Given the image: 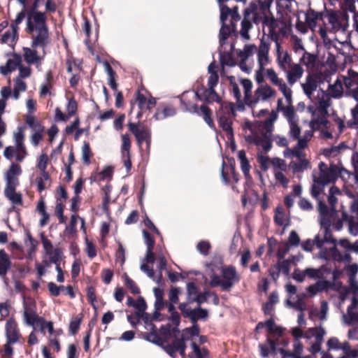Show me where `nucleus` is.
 <instances>
[{"label": "nucleus", "instance_id": "obj_1", "mask_svg": "<svg viewBox=\"0 0 358 358\" xmlns=\"http://www.w3.org/2000/svg\"><path fill=\"white\" fill-rule=\"evenodd\" d=\"M184 94H185V93H183L181 96H178V98H179L180 100L181 105L184 108V110L189 112L191 113H195L199 115L202 114L204 121L209 126V127L213 129L214 131H216L215 126L210 117L211 111H210V108L206 105H202V106H201L200 108H199V107L196 104H193L189 108L188 106V103L182 99V96H184Z\"/></svg>", "mask_w": 358, "mask_h": 358}, {"label": "nucleus", "instance_id": "obj_2", "mask_svg": "<svg viewBox=\"0 0 358 358\" xmlns=\"http://www.w3.org/2000/svg\"><path fill=\"white\" fill-rule=\"evenodd\" d=\"M48 28L45 13L36 10L27 13V31L33 32L35 29Z\"/></svg>", "mask_w": 358, "mask_h": 358}, {"label": "nucleus", "instance_id": "obj_3", "mask_svg": "<svg viewBox=\"0 0 358 358\" xmlns=\"http://www.w3.org/2000/svg\"><path fill=\"white\" fill-rule=\"evenodd\" d=\"M178 308L182 316L185 318H189L192 323L197 324L196 322L199 320H206L208 317V311L200 306L192 309L188 307L187 303H180Z\"/></svg>", "mask_w": 358, "mask_h": 358}, {"label": "nucleus", "instance_id": "obj_4", "mask_svg": "<svg viewBox=\"0 0 358 358\" xmlns=\"http://www.w3.org/2000/svg\"><path fill=\"white\" fill-rule=\"evenodd\" d=\"M250 3H255L257 8L251 15L255 24H259L261 20L265 19V17H268V13H270L272 0H254Z\"/></svg>", "mask_w": 358, "mask_h": 358}, {"label": "nucleus", "instance_id": "obj_5", "mask_svg": "<svg viewBox=\"0 0 358 358\" xmlns=\"http://www.w3.org/2000/svg\"><path fill=\"white\" fill-rule=\"evenodd\" d=\"M221 276L223 281V291L225 292L229 291L240 280L236 268L233 266L222 268Z\"/></svg>", "mask_w": 358, "mask_h": 358}, {"label": "nucleus", "instance_id": "obj_6", "mask_svg": "<svg viewBox=\"0 0 358 358\" xmlns=\"http://www.w3.org/2000/svg\"><path fill=\"white\" fill-rule=\"evenodd\" d=\"M257 10L255 3H249L248 6L244 9L243 20L241 22V28L240 34L245 40L250 39L249 31L252 27V13Z\"/></svg>", "mask_w": 358, "mask_h": 358}, {"label": "nucleus", "instance_id": "obj_7", "mask_svg": "<svg viewBox=\"0 0 358 358\" xmlns=\"http://www.w3.org/2000/svg\"><path fill=\"white\" fill-rule=\"evenodd\" d=\"M130 131L134 135L138 145H141L144 141L148 145L150 143L151 133L150 130L145 128L142 125H138L134 123L129 124Z\"/></svg>", "mask_w": 358, "mask_h": 358}, {"label": "nucleus", "instance_id": "obj_8", "mask_svg": "<svg viewBox=\"0 0 358 358\" xmlns=\"http://www.w3.org/2000/svg\"><path fill=\"white\" fill-rule=\"evenodd\" d=\"M22 173L21 166L18 164L11 163L5 173L6 185L18 186L17 176Z\"/></svg>", "mask_w": 358, "mask_h": 358}, {"label": "nucleus", "instance_id": "obj_9", "mask_svg": "<svg viewBox=\"0 0 358 358\" xmlns=\"http://www.w3.org/2000/svg\"><path fill=\"white\" fill-rule=\"evenodd\" d=\"M5 329L6 341H9L10 343H17L20 338V334L15 319L11 317L8 320Z\"/></svg>", "mask_w": 358, "mask_h": 358}, {"label": "nucleus", "instance_id": "obj_10", "mask_svg": "<svg viewBox=\"0 0 358 358\" xmlns=\"http://www.w3.org/2000/svg\"><path fill=\"white\" fill-rule=\"evenodd\" d=\"M164 351L172 358H176V352H178L182 358H186L187 345H183V342L180 343H171L162 346Z\"/></svg>", "mask_w": 358, "mask_h": 358}, {"label": "nucleus", "instance_id": "obj_11", "mask_svg": "<svg viewBox=\"0 0 358 358\" xmlns=\"http://www.w3.org/2000/svg\"><path fill=\"white\" fill-rule=\"evenodd\" d=\"M318 78L315 74L309 73L306 78L304 83L301 84V87L304 94L310 98L313 92L317 88Z\"/></svg>", "mask_w": 358, "mask_h": 358}, {"label": "nucleus", "instance_id": "obj_12", "mask_svg": "<svg viewBox=\"0 0 358 358\" xmlns=\"http://www.w3.org/2000/svg\"><path fill=\"white\" fill-rule=\"evenodd\" d=\"M260 22H262L264 26H266L268 29V38L271 41H279V34L276 31L278 27V22L274 17H265Z\"/></svg>", "mask_w": 358, "mask_h": 358}, {"label": "nucleus", "instance_id": "obj_13", "mask_svg": "<svg viewBox=\"0 0 358 358\" xmlns=\"http://www.w3.org/2000/svg\"><path fill=\"white\" fill-rule=\"evenodd\" d=\"M269 44L263 40H261L259 50L257 52V60L259 67L264 70V66L268 62Z\"/></svg>", "mask_w": 358, "mask_h": 358}, {"label": "nucleus", "instance_id": "obj_14", "mask_svg": "<svg viewBox=\"0 0 358 358\" xmlns=\"http://www.w3.org/2000/svg\"><path fill=\"white\" fill-rule=\"evenodd\" d=\"M35 30L37 31V35L32 40L31 48H45L48 42V28H43Z\"/></svg>", "mask_w": 358, "mask_h": 358}, {"label": "nucleus", "instance_id": "obj_15", "mask_svg": "<svg viewBox=\"0 0 358 358\" xmlns=\"http://www.w3.org/2000/svg\"><path fill=\"white\" fill-rule=\"evenodd\" d=\"M11 261L9 255L3 249L0 250V276L4 279V282L7 284V278L6 275L8 271L11 268Z\"/></svg>", "mask_w": 358, "mask_h": 358}, {"label": "nucleus", "instance_id": "obj_16", "mask_svg": "<svg viewBox=\"0 0 358 358\" xmlns=\"http://www.w3.org/2000/svg\"><path fill=\"white\" fill-rule=\"evenodd\" d=\"M352 119L347 122V125L350 129H358V103L351 109ZM352 160L354 166L358 167V152L353 153Z\"/></svg>", "mask_w": 358, "mask_h": 358}, {"label": "nucleus", "instance_id": "obj_17", "mask_svg": "<svg viewBox=\"0 0 358 358\" xmlns=\"http://www.w3.org/2000/svg\"><path fill=\"white\" fill-rule=\"evenodd\" d=\"M24 308V317L27 324L32 326L35 329L36 326L40 324V322H43V317H39L35 310L31 308L27 309L26 305Z\"/></svg>", "mask_w": 358, "mask_h": 358}, {"label": "nucleus", "instance_id": "obj_18", "mask_svg": "<svg viewBox=\"0 0 358 358\" xmlns=\"http://www.w3.org/2000/svg\"><path fill=\"white\" fill-rule=\"evenodd\" d=\"M276 92L271 86L265 85L258 87L255 91L256 101L257 103L259 99L262 101H266L268 99L275 96Z\"/></svg>", "mask_w": 358, "mask_h": 358}, {"label": "nucleus", "instance_id": "obj_19", "mask_svg": "<svg viewBox=\"0 0 358 358\" xmlns=\"http://www.w3.org/2000/svg\"><path fill=\"white\" fill-rule=\"evenodd\" d=\"M318 210L320 212L319 221L320 224H327L328 222H331L330 217L331 214L335 212H332L331 210L328 208L324 202L321 199H318Z\"/></svg>", "mask_w": 358, "mask_h": 358}, {"label": "nucleus", "instance_id": "obj_20", "mask_svg": "<svg viewBox=\"0 0 358 358\" xmlns=\"http://www.w3.org/2000/svg\"><path fill=\"white\" fill-rule=\"evenodd\" d=\"M17 186L6 185L4 189L5 196L14 205H22V197L20 193H17L15 189Z\"/></svg>", "mask_w": 358, "mask_h": 358}, {"label": "nucleus", "instance_id": "obj_21", "mask_svg": "<svg viewBox=\"0 0 358 358\" xmlns=\"http://www.w3.org/2000/svg\"><path fill=\"white\" fill-rule=\"evenodd\" d=\"M303 73V69L300 64H294L289 71H287V82L290 85H294L299 80Z\"/></svg>", "mask_w": 358, "mask_h": 358}, {"label": "nucleus", "instance_id": "obj_22", "mask_svg": "<svg viewBox=\"0 0 358 358\" xmlns=\"http://www.w3.org/2000/svg\"><path fill=\"white\" fill-rule=\"evenodd\" d=\"M322 13L317 12L314 10L310 9L305 15L306 24L311 30H314L317 25V20L322 19Z\"/></svg>", "mask_w": 358, "mask_h": 358}, {"label": "nucleus", "instance_id": "obj_23", "mask_svg": "<svg viewBox=\"0 0 358 358\" xmlns=\"http://www.w3.org/2000/svg\"><path fill=\"white\" fill-rule=\"evenodd\" d=\"M314 171L313 173V180L315 183L324 187L326 185L334 182L329 172V169H327L322 172H319V176Z\"/></svg>", "mask_w": 358, "mask_h": 358}, {"label": "nucleus", "instance_id": "obj_24", "mask_svg": "<svg viewBox=\"0 0 358 358\" xmlns=\"http://www.w3.org/2000/svg\"><path fill=\"white\" fill-rule=\"evenodd\" d=\"M176 114V108L170 105L164 106L162 109L157 108L153 117L156 120H162L169 117H173Z\"/></svg>", "mask_w": 358, "mask_h": 358}, {"label": "nucleus", "instance_id": "obj_25", "mask_svg": "<svg viewBox=\"0 0 358 358\" xmlns=\"http://www.w3.org/2000/svg\"><path fill=\"white\" fill-rule=\"evenodd\" d=\"M220 127L227 132V138L229 141L234 139V131L232 129V121L226 115H221L219 118Z\"/></svg>", "mask_w": 358, "mask_h": 358}, {"label": "nucleus", "instance_id": "obj_26", "mask_svg": "<svg viewBox=\"0 0 358 358\" xmlns=\"http://www.w3.org/2000/svg\"><path fill=\"white\" fill-rule=\"evenodd\" d=\"M137 104L139 111L137 113L136 117L141 118L142 116V110L147 108V99L145 96L138 92L136 94V99L134 101H131V110L134 108V104Z\"/></svg>", "mask_w": 358, "mask_h": 358}, {"label": "nucleus", "instance_id": "obj_27", "mask_svg": "<svg viewBox=\"0 0 358 358\" xmlns=\"http://www.w3.org/2000/svg\"><path fill=\"white\" fill-rule=\"evenodd\" d=\"M324 272L329 273L330 270L326 266L322 265L319 268H307L305 269L306 275L311 279H319L324 276Z\"/></svg>", "mask_w": 358, "mask_h": 358}, {"label": "nucleus", "instance_id": "obj_28", "mask_svg": "<svg viewBox=\"0 0 358 358\" xmlns=\"http://www.w3.org/2000/svg\"><path fill=\"white\" fill-rule=\"evenodd\" d=\"M317 59V55L315 54H312L308 52L306 50H304L303 53V56L300 59V62L305 65L307 69H313L315 66L316 62Z\"/></svg>", "mask_w": 358, "mask_h": 358}, {"label": "nucleus", "instance_id": "obj_29", "mask_svg": "<svg viewBox=\"0 0 358 358\" xmlns=\"http://www.w3.org/2000/svg\"><path fill=\"white\" fill-rule=\"evenodd\" d=\"M150 332L145 333L143 336V338L150 343H152L158 346H160L162 348L163 345L162 339L159 336L157 333V328L155 327L154 329H148Z\"/></svg>", "mask_w": 358, "mask_h": 358}, {"label": "nucleus", "instance_id": "obj_30", "mask_svg": "<svg viewBox=\"0 0 358 358\" xmlns=\"http://www.w3.org/2000/svg\"><path fill=\"white\" fill-rule=\"evenodd\" d=\"M191 348L193 352L189 354V358H208L209 354L207 349H201L195 342H192Z\"/></svg>", "mask_w": 358, "mask_h": 358}, {"label": "nucleus", "instance_id": "obj_31", "mask_svg": "<svg viewBox=\"0 0 358 358\" xmlns=\"http://www.w3.org/2000/svg\"><path fill=\"white\" fill-rule=\"evenodd\" d=\"M342 218L343 220L348 221L350 234L353 236L358 235V215L356 218L348 217L347 213H343Z\"/></svg>", "mask_w": 358, "mask_h": 358}, {"label": "nucleus", "instance_id": "obj_32", "mask_svg": "<svg viewBox=\"0 0 358 358\" xmlns=\"http://www.w3.org/2000/svg\"><path fill=\"white\" fill-rule=\"evenodd\" d=\"M322 95L319 97L318 103L322 113L327 114L328 108L331 104V96L321 90Z\"/></svg>", "mask_w": 358, "mask_h": 358}, {"label": "nucleus", "instance_id": "obj_33", "mask_svg": "<svg viewBox=\"0 0 358 358\" xmlns=\"http://www.w3.org/2000/svg\"><path fill=\"white\" fill-rule=\"evenodd\" d=\"M26 12L24 8L17 14L16 18L12 21L10 27L13 31V41L17 37L18 24H20L26 16Z\"/></svg>", "mask_w": 358, "mask_h": 358}, {"label": "nucleus", "instance_id": "obj_34", "mask_svg": "<svg viewBox=\"0 0 358 358\" xmlns=\"http://www.w3.org/2000/svg\"><path fill=\"white\" fill-rule=\"evenodd\" d=\"M329 88L330 90V96L334 99H338L341 97L343 88L341 81L337 79L334 84L329 85Z\"/></svg>", "mask_w": 358, "mask_h": 358}, {"label": "nucleus", "instance_id": "obj_35", "mask_svg": "<svg viewBox=\"0 0 358 358\" xmlns=\"http://www.w3.org/2000/svg\"><path fill=\"white\" fill-rule=\"evenodd\" d=\"M199 289L196 287V284L193 282H189L187 284V301L183 302L182 303H187V306H189L190 303H194V301H192L191 300L194 299V296H196L199 294Z\"/></svg>", "mask_w": 358, "mask_h": 358}, {"label": "nucleus", "instance_id": "obj_36", "mask_svg": "<svg viewBox=\"0 0 358 358\" xmlns=\"http://www.w3.org/2000/svg\"><path fill=\"white\" fill-rule=\"evenodd\" d=\"M24 57L26 62L29 64L38 63L40 60V57L37 55V52L29 48H24Z\"/></svg>", "mask_w": 358, "mask_h": 358}, {"label": "nucleus", "instance_id": "obj_37", "mask_svg": "<svg viewBox=\"0 0 358 358\" xmlns=\"http://www.w3.org/2000/svg\"><path fill=\"white\" fill-rule=\"evenodd\" d=\"M14 148L16 151V154L15 155V160L19 162H22L27 155V152L24 142L15 143Z\"/></svg>", "mask_w": 358, "mask_h": 358}, {"label": "nucleus", "instance_id": "obj_38", "mask_svg": "<svg viewBox=\"0 0 358 358\" xmlns=\"http://www.w3.org/2000/svg\"><path fill=\"white\" fill-rule=\"evenodd\" d=\"M265 326L268 332L274 333L281 336L283 333L284 329L281 327L277 326L273 319H268L265 322Z\"/></svg>", "mask_w": 358, "mask_h": 358}, {"label": "nucleus", "instance_id": "obj_39", "mask_svg": "<svg viewBox=\"0 0 358 358\" xmlns=\"http://www.w3.org/2000/svg\"><path fill=\"white\" fill-rule=\"evenodd\" d=\"M196 250L203 256H207L210 254L211 250V245L208 241H200L196 245Z\"/></svg>", "mask_w": 358, "mask_h": 358}, {"label": "nucleus", "instance_id": "obj_40", "mask_svg": "<svg viewBox=\"0 0 358 358\" xmlns=\"http://www.w3.org/2000/svg\"><path fill=\"white\" fill-rule=\"evenodd\" d=\"M282 112L285 117L287 119L288 123L296 121L295 120L296 113L294 107L291 105V103H289V106H285V108H282Z\"/></svg>", "mask_w": 358, "mask_h": 358}, {"label": "nucleus", "instance_id": "obj_41", "mask_svg": "<svg viewBox=\"0 0 358 358\" xmlns=\"http://www.w3.org/2000/svg\"><path fill=\"white\" fill-rule=\"evenodd\" d=\"M26 123L34 131H44L43 126L39 122L36 121L35 117L31 115L27 116Z\"/></svg>", "mask_w": 358, "mask_h": 358}, {"label": "nucleus", "instance_id": "obj_42", "mask_svg": "<svg viewBox=\"0 0 358 358\" xmlns=\"http://www.w3.org/2000/svg\"><path fill=\"white\" fill-rule=\"evenodd\" d=\"M279 88V90L282 93L283 96H285L287 102L288 103H290L292 102V92L290 88H289L286 83L283 81V80L277 85Z\"/></svg>", "mask_w": 358, "mask_h": 358}, {"label": "nucleus", "instance_id": "obj_43", "mask_svg": "<svg viewBox=\"0 0 358 358\" xmlns=\"http://www.w3.org/2000/svg\"><path fill=\"white\" fill-rule=\"evenodd\" d=\"M321 228L324 230V241L326 243H330L335 244L336 243V239H334L332 236V234L331 233L330 227H331V222H328L327 224H320Z\"/></svg>", "mask_w": 358, "mask_h": 358}, {"label": "nucleus", "instance_id": "obj_44", "mask_svg": "<svg viewBox=\"0 0 358 358\" xmlns=\"http://www.w3.org/2000/svg\"><path fill=\"white\" fill-rule=\"evenodd\" d=\"M329 174L331 176V178L333 180V182H334L338 177V175L339 173L342 174L343 172H345L347 174H348L349 176L350 175V172H348L347 170L344 169H339L338 166H337L336 165H334V164H331L329 168Z\"/></svg>", "mask_w": 358, "mask_h": 358}, {"label": "nucleus", "instance_id": "obj_45", "mask_svg": "<svg viewBox=\"0 0 358 358\" xmlns=\"http://www.w3.org/2000/svg\"><path fill=\"white\" fill-rule=\"evenodd\" d=\"M91 155L92 152L89 143H84L82 147V159L85 164L88 165L90 163Z\"/></svg>", "mask_w": 358, "mask_h": 358}, {"label": "nucleus", "instance_id": "obj_46", "mask_svg": "<svg viewBox=\"0 0 358 358\" xmlns=\"http://www.w3.org/2000/svg\"><path fill=\"white\" fill-rule=\"evenodd\" d=\"M136 314L138 318L143 320L145 324V327L146 329H154L155 328V324L150 320V316L148 313L144 311L141 313H136Z\"/></svg>", "mask_w": 358, "mask_h": 358}, {"label": "nucleus", "instance_id": "obj_47", "mask_svg": "<svg viewBox=\"0 0 358 358\" xmlns=\"http://www.w3.org/2000/svg\"><path fill=\"white\" fill-rule=\"evenodd\" d=\"M211 292L210 291H205L203 292H199L198 295L196 296H194V299H192L191 301L197 303L198 306H200L206 302L208 300V297L210 296Z\"/></svg>", "mask_w": 358, "mask_h": 358}, {"label": "nucleus", "instance_id": "obj_48", "mask_svg": "<svg viewBox=\"0 0 358 358\" xmlns=\"http://www.w3.org/2000/svg\"><path fill=\"white\" fill-rule=\"evenodd\" d=\"M221 108L223 112L226 114H231L233 117L236 116V105L232 102H222Z\"/></svg>", "mask_w": 358, "mask_h": 358}, {"label": "nucleus", "instance_id": "obj_49", "mask_svg": "<svg viewBox=\"0 0 358 358\" xmlns=\"http://www.w3.org/2000/svg\"><path fill=\"white\" fill-rule=\"evenodd\" d=\"M124 279L125 285L131 290L132 294H138L140 293V289L137 287L134 281L132 279H131L127 274L124 275Z\"/></svg>", "mask_w": 358, "mask_h": 358}, {"label": "nucleus", "instance_id": "obj_50", "mask_svg": "<svg viewBox=\"0 0 358 358\" xmlns=\"http://www.w3.org/2000/svg\"><path fill=\"white\" fill-rule=\"evenodd\" d=\"M222 27L220 29V42L222 44L229 37L231 30L229 26L224 23H222Z\"/></svg>", "mask_w": 358, "mask_h": 358}, {"label": "nucleus", "instance_id": "obj_51", "mask_svg": "<svg viewBox=\"0 0 358 358\" xmlns=\"http://www.w3.org/2000/svg\"><path fill=\"white\" fill-rule=\"evenodd\" d=\"M289 136L293 139L299 138L301 134V128L299 127L297 120L289 123Z\"/></svg>", "mask_w": 358, "mask_h": 358}, {"label": "nucleus", "instance_id": "obj_52", "mask_svg": "<svg viewBox=\"0 0 358 358\" xmlns=\"http://www.w3.org/2000/svg\"><path fill=\"white\" fill-rule=\"evenodd\" d=\"M257 50V48L255 45H245L243 51L240 53V57L243 60L247 59L249 57H250L253 52Z\"/></svg>", "mask_w": 358, "mask_h": 358}, {"label": "nucleus", "instance_id": "obj_53", "mask_svg": "<svg viewBox=\"0 0 358 358\" xmlns=\"http://www.w3.org/2000/svg\"><path fill=\"white\" fill-rule=\"evenodd\" d=\"M278 65L282 71H286V64H289L292 62V59L289 55L286 52L284 53L282 57L280 55L278 57Z\"/></svg>", "mask_w": 358, "mask_h": 358}, {"label": "nucleus", "instance_id": "obj_54", "mask_svg": "<svg viewBox=\"0 0 358 358\" xmlns=\"http://www.w3.org/2000/svg\"><path fill=\"white\" fill-rule=\"evenodd\" d=\"M343 319L344 322L350 325L353 322H358V312L351 310L350 314H343Z\"/></svg>", "mask_w": 358, "mask_h": 358}, {"label": "nucleus", "instance_id": "obj_55", "mask_svg": "<svg viewBox=\"0 0 358 358\" xmlns=\"http://www.w3.org/2000/svg\"><path fill=\"white\" fill-rule=\"evenodd\" d=\"M277 264L279 266L280 272L285 275H289L291 267V261L285 259L282 262H278Z\"/></svg>", "mask_w": 358, "mask_h": 358}, {"label": "nucleus", "instance_id": "obj_56", "mask_svg": "<svg viewBox=\"0 0 358 358\" xmlns=\"http://www.w3.org/2000/svg\"><path fill=\"white\" fill-rule=\"evenodd\" d=\"M308 161L304 159H299L297 163H294L292 166L294 172L303 171L308 168Z\"/></svg>", "mask_w": 358, "mask_h": 358}, {"label": "nucleus", "instance_id": "obj_57", "mask_svg": "<svg viewBox=\"0 0 358 358\" xmlns=\"http://www.w3.org/2000/svg\"><path fill=\"white\" fill-rule=\"evenodd\" d=\"M328 123L327 120L324 117H317L315 120H313L310 122V127L313 129H317L320 128L321 125L324 127L327 126Z\"/></svg>", "mask_w": 358, "mask_h": 358}, {"label": "nucleus", "instance_id": "obj_58", "mask_svg": "<svg viewBox=\"0 0 358 358\" xmlns=\"http://www.w3.org/2000/svg\"><path fill=\"white\" fill-rule=\"evenodd\" d=\"M181 290L179 287H172L169 292V300L170 303H177L179 301V294Z\"/></svg>", "mask_w": 358, "mask_h": 358}, {"label": "nucleus", "instance_id": "obj_59", "mask_svg": "<svg viewBox=\"0 0 358 358\" xmlns=\"http://www.w3.org/2000/svg\"><path fill=\"white\" fill-rule=\"evenodd\" d=\"M292 40H293V50L296 53H299L300 52H303L305 48L303 45L302 41L301 38H299L296 36H292Z\"/></svg>", "mask_w": 358, "mask_h": 358}, {"label": "nucleus", "instance_id": "obj_60", "mask_svg": "<svg viewBox=\"0 0 358 358\" xmlns=\"http://www.w3.org/2000/svg\"><path fill=\"white\" fill-rule=\"evenodd\" d=\"M244 89L245 99H248L251 96V90L252 87V83L249 79H243L241 81Z\"/></svg>", "mask_w": 358, "mask_h": 358}, {"label": "nucleus", "instance_id": "obj_61", "mask_svg": "<svg viewBox=\"0 0 358 358\" xmlns=\"http://www.w3.org/2000/svg\"><path fill=\"white\" fill-rule=\"evenodd\" d=\"M266 74L270 81L276 86L282 80V79H280L278 77L277 73L273 69H268L266 70Z\"/></svg>", "mask_w": 358, "mask_h": 358}, {"label": "nucleus", "instance_id": "obj_62", "mask_svg": "<svg viewBox=\"0 0 358 358\" xmlns=\"http://www.w3.org/2000/svg\"><path fill=\"white\" fill-rule=\"evenodd\" d=\"M48 287L50 293L54 296H57L60 294V290H63L64 287L63 285L57 286L55 282H50L48 284Z\"/></svg>", "mask_w": 358, "mask_h": 358}, {"label": "nucleus", "instance_id": "obj_63", "mask_svg": "<svg viewBox=\"0 0 358 358\" xmlns=\"http://www.w3.org/2000/svg\"><path fill=\"white\" fill-rule=\"evenodd\" d=\"M41 239L45 254L48 255V252H51L54 250L52 242L48 239L43 234H41Z\"/></svg>", "mask_w": 358, "mask_h": 358}, {"label": "nucleus", "instance_id": "obj_64", "mask_svg": "<svg viewBox=\"0 0 358 358\" xmlns=\"http://www.w3.org/2000/svg\"><path fill=\"white\" fill-rule=\"evenodd\" d=\"M284 216L285 215L282 208L280 206L277 207L274 216V220L278 225L282 226L284 224Z\"/></svg>", "mask_w": 358, "mask_h": 358}]
</instances>
